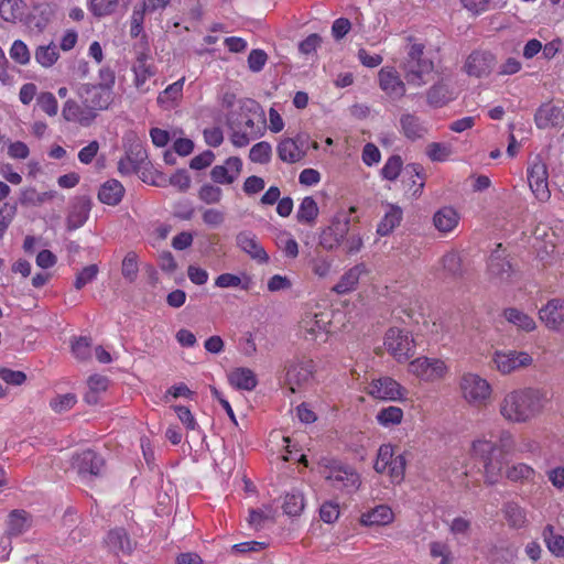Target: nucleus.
I'll return each instance as SVG.
<instances>
[{
  "label": "nucleus",
  "mask_w": 564,
  "mask_h": 564,
  "mask_svg": "<svg viewBox=\"0 0 564 564\" xmlns=\"http://www.w3.org/2000/svg\"><path fill=\"white\" fill-rule=\"evenodd\" d=\"M227 124L230 141L236 148L247 147L252 140L263 137L267 131L264 111L252 99L240 101L238 107L228 113Z\"/></svg>",
  "instance_id": "f257e3e1"
},
{
  "label": "nucleus",
  "mask_w": 564,
  "mask_h": 564,
  "mask_svg": "<svg viewBox=\"0 0 564 564\" xmlns=\"http://www.w3.org/2000/svg\"><path fill=\"white\" fill-rule=\"evenodd\" d=\"M547 401V392L543 389L517 390L505 397L500 412L509 421L525 422L539 414Z\"/></svg>",
  "instance_id": "f03ea898"
},
{
  "label": "nucleus",
  "mask_w": 564,
  "mask_h": 564,
  "mask_svg": "<svg viewBox=\"0 0 564 564\" xmlns=\"http://www.w3.org/2000/svg\"><path fill=\"white\" fill-rule=\"evenodd\" d=\"M406 83L414 87L425 86L435 70L433 58L425 51V45L413 42L406 48V55L400 64Z\"/></svg>",
  "instance_id": "7ed1b4c3"
},
{
  "label": "nucleus",
  "mask_w": 564,
  "mask_h": 564,
  "mask_svg": "<svg viewBox=\"0 0 564 564\" xmlns=\"http://www.w3.org/2000/svg\"><path fill=\"white\" fill-rule=\"evenodd\" d=\"M99 75L102 83L83 84L77 89L78 99H84L96 117L101 111L108 110L116 98L113 72L109 68H101Z\"/></svg>",
  "instance_id": "20e7f679"
},
{
  "label": "nucleus",
  "mask_w": 564,
  "mask_h": 564,
  "mask_svg": "<svg viewBox=\"0 0 564 564\" xmlns=\"http://www.w3.org/2000/svg\"><path fill=\"white\" fill-rule=\"evenodd\" d=\"M473 452L475 456L480 457L484 462L486 484H497L502 475V451L498 449L490 441L479 440L473 443Z\"/></svg>",
  "instance_id": "39448f33"
},
{
  "label": "nucleus",
  "mask_w": 564,
  "mask_h": 564,
  "mask_svg": "<svg viewBox=\"0 0 564 564\" xmlns=\"http://www.w3.org/2000/svg\"><path fill=\"white\" fill-rule=\"evenodd\" d=\"M507 249H494L487 260V274L489 280L496 285H507L511 283L514 274V268L506 254Z\"/></svg>",
  "instance_id": "423d86ee"
},
{
  "label": "nucleus",
  "mask_w": 564,
  "mask_h": 564,
  "mask_svg": "<svg viewBox=\"0 0 564 564\" xmlns=\"http://www.w3.org/2000/svg\"><path fill=\"white\" fill-rule=\"evenodd\" d=\"M384 346L398 360H408L414 355V339L408 330L391 327L387 330Z\"/></svg>",
  "instance_id": "0eeeda50"
},
{
  "label": "nucleus",
  "mask_w": 564,
  "mask_h": 564,
  "mask_svg": "<svg viewBox=\"0 0 564 564\" xmlns=\"http://www.w3.org/2000/svg\"><path fill=\"white\" fill-rule=\"evenodd\" d=\"M106 462L102 456L93 449H86L73 455L70 466L83 479L100 477L104 474Z\"/></svg>",
  "instance_id": "6e6552de"
},
{
  "label": "nucleus",
  "mask_w": 564,
  "mask_h": 564,
  "mask_svg": "<svg viewBox=\"0 0 564 564\" xmlns=\"http://www.w3.org/2000/svg\"><path fill=\"white\" fill-rule=\"evenodd\" d=\"M528 183L531 192L539 202H547L551 197L549 188V172L546 164L536 158L528 167Z\"/></svg>",
  "instance_id": "1a4fd4ad"
},
{
  "label": "nucleus",
  "mask_w": 564,
  "mask_h": 564,
  "mask_svg": "<svg viewBox=\"0 0 564 564\" xmlns=\"http://www.w3.org/2000/svg\"><path fill=\"white\" fill-rule=\"evenodd\" d=\"M378 85L392 101L402 99L406 94V84L393 66H384L379 70Z\"/></svg>",
  "instance_id": "9d476101"
},
{
  "label": "nucleus",
  "mask_w": 564,
  "mask_h": 564,
  "mask_svg": "<svg viewBox=\"0 0 564 564\" xmlns=\"http://www.w3.org/2000/svg\"><path fill=\"white\" fill-rule=\"evenodd\" d=\"M329 471L325 479L333 481V486L338 489H345L348 492L355 491L360 485L359 475L349 466L333 462L327 466Z\"/></svg>",
  "instance_id": "9b49d317"
},
{
  "label": "nucleus",
  "mask_w": 564,
  "mask_h": 564,
  "mask_svg": "<svg viewBox=\"0 0 564 564\" xmlns=\"http://www.w3.org/2000/svg\"><path fill=\"white\" fill-rule=\"evenodd\" d=\"M62 116L67 122H73L80 127H89L97 119L84 99H67L63 105Z\"/></svg>",
  "instance_id": "f8f14e48"
},
{
  "label": "nucleus",
  "mask_w": 564,
  "mask_h": 564,
  "mask_svg": "<svg viewBox=\"0 0 564 564\" xmlns=\"http://www.w3.org/2000/svg\"><path fill=\"white\" fill-rule=\"evenodd\" d=\"M496 63V57L488 51L471 52L464 64V70L468 76L481 78L488 76Z\"/></svg>",
  "instance_id": "ddd939ff"
},
{
  "label": "nucleus",
  "mask_w": 564,
  "mask_h": 564,
  "mask_svg": "<svg viewBox=\"0 0 564 564\" xmlns=\"http://www.w3.org/2000/svg\"><path fill=\"white\" fill-rule=\"evenodd\" d=\"M464 398L470 403H481L490 395L489 383L474 373H466L460 381Z\"/></svg>",
  "instance_id": "4468645a"
},
{
  "label": "nucleus",
  "mask_w": 564,
  "mask_h": 564,
  "mask_svg": "<svg viewBox=\"0 0 564 564\" xmlns=\"http://www.w3.org/2000/svg\"><path fill=\"white\" fill-rule=\"evenodd\" d=\"M492 360L497 369L505 375L532 364V357L528 352L516 350L496 351Z\"/></svg>",
  "instance_id": "2eb2a0df"
},
{
  "label": "nucleus",
  "mask_w": 564,
  "mask_h": 564,
  "mask_svg": "<svg viewBox=\"0 0 564 564\" xmlns=\"http://www.w3.org/2000/svg\"><path fill=\"white\" fill-rule=\"evenodd\" d=\"M410 371L422 380L433 381L445 373L446 366L440 359L421 357L410 364Z\"/></svg>",
  "instance_id": "dca6fc26"
},
{
  "label": "nucleus",
  "mask_w": 564,
  "mask_h": 564,
  "mask_svg": "<svg viewBox=\"0 0 564 564\" xmlns=\"http://www.w3.org/2000/svg\"><path fill=\"white\" fill-rule=\"evenodd\" d=\"M132 72L134 74L133 85L137 90L141 94L150 91L148 82L155 75L156 69L148 54L141 53L138 55Z\"/></svg>",
  "instance_id": "f3484780"
},
{
  "label": "nucleus",
  "mask_w": 564,
  "mask_h": 564,
  "mask_svg": "<svg viewBox=\"0 0 564 564\" xmlns=\"http://www.w3.org/2000/svg\"><path fill=\"white\" fill-rule=\"evenodd\" d=\"M313 371L314 364L311 359L290 365L285 375V383L290 391L294 393L297 388L307 383L313 376Z\"/></svg>",
  "instance_id": "a211bd4d"
},
{
  "label": "nucleus",
  "mask_w": 564,
  "mask_h": 564,
  "mask_svg": "<svg viewBox=\"0 0 564 564\" xmlns=\"http://www.w3.org/2000/svg\"><path fill=\"white\" fill-rule=\"evenodd\" d=\"M401 182L405 191L410 193L411 197H420L425 185L423 166L419 163L408 164L404 167Z\"/></svg>",
  "instance_id": "6ab92c4d"
},
{
  "label": "nucleus",
  "mask_w": 564,
  "mask_h": 564,
  "mask_svg": "<svg viewBox=\"0 0 564 564\" xmlns=\"http://www.w3.org/2000/svg\"><path fill=\"white\" fill-rule=\"evenodd\" d=\"M539 316L547 328L558 330L564 325V299L550 300L539 311Z\"/></svg>",
  "instance_id": "aec40b11"
},
{
  "label": "nucleus",
  "mask_w": 564,
  "mask_h": 564,
  "mask_svg": "<svg viewBox=\"0 0 564 564\" xmlns=\"http://www.w3.org/2000/svg\"><path fill=\"white\" fill-rule=\"evenodd\" d=\"M242 170V161L238 156H230L225 165H215L210 171L212 180L217 184H232Z\"/></svg>",
  "instance_id": "412c9836"
},
{
  "label": "nucleus",
  "mask_w": 564,
  "mask_h": 564,
  "mask_svg": "<svg viewBox=\"0 0 564 564\" xmlns=\"http://www.w3.org/2000/svg\"><path fill=\"white\" fill-rule=\"evenodd\" d=\"M403 390L404 389L390 377L372 380L369 386V394L383 400L401 399Z\"/></svg>",
  "instance_id": "4be33fe9"
},
{
  "label": "nucleus",
  "mask_w": 564,
  "mask_h": 564,
  "mask_svg": "<svg viewBox=\"0 0 564 564\" xmlns=\"http://www.w3.org/2000/svg\"><path fill=\"white\" fill-rule=\"evenodd\" d=\"M534 121L539 129L562 126L564 123V108L553 105L541 106L534 115Z\"/></svg>",
  "instance_id": "5701e85b"
},
{
  "label": "nucleus",
  "mask_w": 564,
  "mask_h": 564,
  "mask_svg": "<svg viewBox=\"0 0 564 564\" xmlns=\"http://www.w3.org/2000/svg\"><path fill=\"white\" fill-rule=\"evenodd\" d=\"M368 273L365 263H358L355 267L350 268L346 271L339 279L338 283H336L332 291L339 294H348L355 291L358 286L359 280L362 274Z\"/></svg>",
  "instance_id": "b1692460"
},
{
  "label": "nucleus",
  "mask_w": 564,
  "mask_h": 564,
  "mask_svg": "<svg viewBox=\"0 0 564 564\" xmlns=\"http://www.w3.org/2000/svg\"><path fill=\"white\" fill-rule=\"evenodd\" d=\"M33 524L32 516L22 509H14L8 514L7 531L9 536L17 538L28 532Z\"/></svg>",
  "instance_id": "393cba45"
},
{
  "label": "nucleus",
  "mask_w": 564,
  "mask_h": 564,
  "mask_svg": "<svg viewBox=\"0 0 564 564\" xmlns=\"http://www.w3.org/2000/svg\"><path fill=\"white\" fill-rule=\"evenodd\" d=\"M106 543L117 556L120 554L130 555L134 549V543L124 529L111 530L107 535Z\"/></svg>",
  "instance_id": "a878e982"
},
{
  "label": "nucleus",
  "mask_w": 564,
  "mask_h": 564,
  "mask_svg": "<svg viewBox=\"0 0 564 564\" xmlns=\"http://www.w3.org/2000/svg\"><path fill=\"white\" fill-rule=\"evenodd\" d=\"M278 156L285 163H297L306 154L305 150L292 138L282 139L276 147Z\"/></svg>",
  "instance_id": "bb28decb"
},
{
  "label": "nucleus",
  "mask_w": 564,
  "mask_h": 564,
  "mask_svg": "<svg viewBox=\"0 0 564 564\" xmlns=\"http://www.w3.org/2000/svg\"><path fill=\"white\" fill-rule=\"evenodd\" d=\"M453 99V91L444 79L432 85L426 91V101L433 108H441Z\"/></svg>",
  "instance_id": "cd10ccee"
},
{
  "label": "nucleus",
  "mask_w": 564,
  "mask_h": 564,
  "mask_svg": "<svg viewBox=\"0 0 564 564\" xmlns=\"http://www.w3.org/2000/svg\"><path fill=\"white\" fill-rule=\"evenodd\" d=\"M400 126L404 137L412 141L422 139L427 133L425 124L413 113H403L400 118Z\"/></svg>",
  "instance_id": "c85d7f7f"
},
{
  "label": "nucleus",
  "mask_w": 564,
  "mask_h": 564,
  "mask_svg": "<svg viewBox=\"0 0 564 564\" xmlns=\"http://www.w3.org/2000/svg\"><path fill=\"white\" fill-rule=\"evenodd\" d=\"M185 84V77L183 76L178 80L169 85L163 91H161L156 98L158 105L163 109L174 108L183 96V88Z\"/></svg>",
  "instance_id": "c756f323"
},
{
  "label": "nucleus",
  "mask_w": 564,
  "mask_h": 564,
  "mask_svg": "<svg viewBox=\"0 0 564 564\" xmlns=\"http://www.w3.org/2000/svg\"><path fill=\"white\" fill-rule=\"evenodd\" d=\"M124 195L123 185L117 180H108L105 182L98 192V198L101 203L109 206L118 205Z\"/></svg>",
  "instance_id": "7c9ffc66"
},
{
  "label": "nucleus",
  "mask_w": 564,
  "mask_h": 564,
  "mask_svg": "<svg viewBox=\"0 0 564 564\" xmlns=\"http://www.w3.org/2000/svg\"><path fill=\"white\" fill-rule=\"evenodd\" d=\"M433 223L440 232L447 234L457 227L459 215L453 207L446 206L434 214Z\"/></svg>",
  "instance_id": "2f4dec72"
},
{
  "label": "nucleus",
  "mask_w": 564,
  "mask_h": 564,
  "mask_svg": "<svg viewBox=\"0 0 564 564\" xmlns=\"http://www.w3.org/2000/svg\"><path fill=\"white\" fill-rule=\"evenodd\" d=\"M229 382L237 389L247 391L253 390L258 384L256 373L251 369L243 367L236 368L230 372Z\"/></svg>",
  "instance_id": "473e14b6"
},
{
  "label": "nucleus",
  "mask_w": 564,
  "mask_h": 564,
  "mask_svg": "<svg viewBox=\"0 0 564 564\" xmlns=\"http://www.w3.org/2000/svg\"><path fill=\"white\" fill-rule=\"evenodd\" d=\"M26 4L23 0H2L0 2V17L6 22L17 23L24 17Z\"/></svg>",
  "instance_id": "72a5a7b5"
},
{
  "label": "nucleus",
  "mask_w": 564,
  "mask_h": 564,
  "mask_svg": "<svg viewBox=\"0 0 564 564\" xmlns=\"http://www.w3.org/2000/svg\"><path fill=\"white\" fill-rule=\"evenodd\" d=\"M393 512L384 505L378 506L371 511L361 514L360 522L366 527L384 525L392 521Z\"/></svg>",
  "instance_id": "f704fd0d"
},
{
  "label": "nucleus",
  "mask_w": 564,
  "mask_h": 564,
  "mask_svg": "<svg viewBox=\"0 0 564 564\" xmlns=\"http://www.w3.org/2000/svg\"><path fill=\"white\" fill-rule=\"evenodd\" d=\"M319 209L317 203L312 196L302 199L296 212V219L300 224L313 226L318 216Z\"/></svg>",
  "instance_id": "c9c22d12"
},
{
  "label": "nucleus",
  "mask_w": 564,
  "mask_h": 564,
  "mask_svg": "<svg viewBox=\"0 0 564 564\" xmlns=\"http://www.w3.org/2000/svg\"><path fill=\"white\" fill-rule=\"evenodd\" d=\"M502 315L510 324L521 330L532 332L536 327L535 322L531 316L516 307H508L503 310Z\"/></svg>",
  "instance_id": "e433bc0d"
},
{
  "label": "nucleus",
  "mask_w": 564,
  "mask_h": 564,
  "mask_svg": "<svg viewBox=\"0 0 564 564\" xmlns=\"http://www.w3.org/2000/svg\"><path fill=\"white\" fill-rule=\"evenodd\" d=\"M349 231V217L347 215H337L332 220V224L323 232V237H334V241L340 245Z\"/></svg>",
  "instance_id": "4c0bfd02"
},
{
  "label": "nucleus",
  "mask_w": 564,
  "mask_h": 564,
  "mask_svg": "<svg viewBox=\"0 0 564 564\" xmlns=\"http://www.w3.org/2000/svg\"><path fill=\"white\" fill-rule=\"evenodd\" d=\"M403 217L402 209L397 205H389V209L386 212L383 218L378 225L377 232L380 236H387L393 231V229L400 225Z\"/></svg>",
  "instance_id": "58836bf2"
},
{
  "label": "nucleus",
  "mask_w": 564,
  "mask_h": 564,
  "mask_svg": "<svg viewBox=\"0 0 564 564\" xmlns=\"http://www.w3.org/2000/svg\"><path fill=\"white\" fill-rule=\"evenodd\" d=\"M55 195V191L37 192L34 187H26L21 191L19 199L21 205L35 207L52 200Z\"/></svg>",
  "instance_id": "ea45409f"
},
{
  "label": "nucleus",
  "mask_w": 564,
  "mask_h": 564,
  "mask_svg": "<svg viewBox=\"0 0 564 564\" xmlns=\"http://www.w3.org/2000/svg\"><path fill=\"white\" fill-rule=\"evenodd\" d=\"M119 8V0H87V9L97 19L110 17Z\"/></svg>",
  "instance_id": "a19ab883"
},
{
  "label": "nucleus",
  "mask_w": 564,
  "mask_h": 564,
  "mask_svg": "<svg viewBox=\"0 0 564 564\" xmlns=\"http://www.w3.org/2000/svg\"><path fill=\"white\" fill-rule=\"evenodd\" d=\"M442 268L452 279H459L464 274L463 260L455 250H451L443 256Z\"/></svg>",
  "instance_id": "79ce46f5"
},
{
  "label": "nucleus",
  "mask_w": 564,
  "mask_h": 564,
  "mask_svg": "<svg viewBox=\"0 0 564 564\" xmlns=\"http://www.w3.org/2000/svg\"><path fill=\"white\" fill-rule=\"evenodd\" d=\"M505 517L510 527L521 529L527 524V513L517 502L509 501L505 503L502 509Z\"/></svg>",
  "instance_id": "37998d69"
},
{
  "label": "nucleus",
  "mask_w": 564,
  "mask_h": 564,
  "mask_svg": "<svg viewBox=\"0 0 564 564\" xmlns=\"http://www.w3.org/2000/svg\"><path fill=\"white\" fill-rule=\"evenodd\" d=\"M252 280L250 276L243 274L242 278L231 273H223L215 280V285L221 289L227 288H241L245 291L250 290Z\"/></svg>",
  "instance_id": "c03bdc74"
},
{
  "label": "nucleus",
  "mask_w": 564,
  "mask_h": 564,
  "mask_svg": "<svg viewBox=\"0 0 564 564\" xmlns=\"http://www.w3.org/2000/svg\"><path fill=\"white\" fill-rule=\"evenodd\" d=\"M304 496L299 490L288 492L282 505L283 511L290 517H299L304 510Z\"/></svg>",
  "instance_id": "a18cd8bd"
},
{
  "label": "nucleus",
  "mask_w": 564,
  "mask_h": 564,
  "mask_svg": "<svg viewBox=\"0 0 564 564\" xmlns=\"http://www.w3.org/2000/svg\"><path fill=\"white\" fill-rule=\"evenodd\" d=\"M34 57H35V61L41 66L47 68V67L53 66L57 62V59L59 57V53H58L56 45L51 43L48 45L39 46L35 50Z\"/></svg>",
  "instance_id": "49530a36"
},
{
  "label": "nucleus",
  "mask_w": 564,
  "mask_h": 564,
  "mask_svg": "<svg viewBox=\"0 0 564 564\" xmlns=\"http://www.w3.org/2000/svg\"><path fill=\"white\" fill-rule=\"evenodd\" d=\"M543 538L551 553L556 556H564V536L555 534L553 525L547 524L544 528Z\"/></svg>",
  "instance_id": "de8ad7c7"
},
{
  "label": "nucleus",
  "mask_w": 564,
  "mask_h": 564,
  "mask_svg": "<svg viewBox=\"0 0 564 564\" xmlns=\"http://www.w3.org/2000/svg\"><path fill=\"white\" fill-rule=\"evenodd\" d=\"M90 210L88 200H80L75 204L68 215V225L72 228H78L87 220Z\"/></svg>",
  "instance_id": "09e8293b"
},
{
  "label": "nucleus",
  "mask_w": 564,
  "mask_h": 564,
  "mask_svg": "<svg viewBox=\"0 0 564 564\" xmlns=\"http://www.w3.org/2000/svg\"><path fill=\"white\" fill-rule=\"evenodd\" d=\"M403 160L400 155H391L381 169V175L384 180L395 181L401 174H403Z\"/></svg>",
  "instance_id": "8fccbe9b"
},
{
  "label": "nucleus",
  "mask_w": 564,
  "mask_h": 564,
  "mask_svg": "<svg viewBox=\"0 0 564 564\" xmlns=\"http://www.w3.org/2000/svg\"><path fill=\"white\" fill-rule=\"evenodd\" d=\"M272 158V147L267 141L253 144L249 151V160L258 164H268Z\"/></svg>",
  "instance_id": "3c124183"
},
{
  "label": "nucleus",
  "mask_w": 564,
  "mask_h": 564,
  "mask_svg": "<svg viewBox=\"0 0 564 564\" xmlns=\"http://www.w3.org/2000/svg\"><path fill=\"white\" fill-rule=\"evenodd\" d=\"M139 273L138 256L133 251H129L122 260L121 274L129 282L133 283Z\"/></svg>",
  "instance_id": "603ef678"
},
{
  "label": "nucleus",
  "mask_w": 564,
  "mask_h": 564,
  "mask_svg": "<svg viewBox=\"0 0 564 564\" xmlns=\"http://www.w3.org/2000/svg\"><path fill=\"white\" fill-rule=\"evenodd\" d=\"M99 273V267L97 264H89L84 267L76 273L74 288L79 291L84 289L87 284L91 283L96 280Z\"/></svg>",
  "instance_id": "864d4df0"
},
{
  "label": "nucleus",
  "mask_w": 564,
  "mask_h": 564,
  "mask_svg": "<svg viewBox=\"0 0 564 564\" xmlns=\"http://www.w3.org/2000/svg\"><path fill=\"white\" fill-rule=\"evenodd\" d=\"M426 155L432 162H445L452 155V148L445 143L432 142L426 147Z\"/></svg>",
  "instance_id": "5fc2aeb1"
},
{
  "label": "nucleus",
  "mask_w": 564,
  "mask_h": 564,
  "mask_svg": "<svg viewBox=\"0 0 564 564\" xmlns=\"http://www.w3.org/2000/svg\"><path fill=\"white\" fill-rule=\"evenodd\" d=\"M395 457L392 445L383 444L379 447L377 460L375 463V470L377 473H384L388 469V466L391 464L392 459Z\"/></svg>",
  "instance_id": "6e6d98bb"
},
{
  "label": "nucleus",
  "mask_w": 564,
  "mask_h": 564,
  "mask_svg": "<svg viewBox=\"0 0 564 564\" xmlns=\"http://www.w3.org/2000/svg\"><path fill=\"white\" fill-rule=\"evenodd\" d=\"M39 108L50 117H54L58 112V102L55 96L50 91H43L36 97Z\"/></svg>",
  "instance_id": "4d7b16f0"
},
{
  "label": "nucleus",
  "mask_w": 564,
  "mask_h": 564,
  "mask_svg": "<svg viewBox=\"0 0 564 564\" xmlns=\"http://www.w3.org/2000/svg\"><path fill=\"white\" fill-rule=\"evenodd\" d=\"M403 411L398 406H388L380 410L377 414V420L381 425H394L401 423Z\"/></svg>",
  "instance_id": "13d9d810"
},
{
  "label": "nucleus",
  "mask_w": 564,
  "mask_h": 564,
  "mask_svg": "<svg viewBox=\"0 0 564 564\" xmlns=\"http://www.w3.org/2000/svg\"><path fill=\"white\" fill-rule=\"evenodd\" d=\"M145 12H149V9H145L143 4H140V7H134L130 17L131 37H138L143 32Z\"/></svg>",
  "instance_id": "bf43d9fd"
},
{
  "label": "nucleus",
  "mask_w": 564,
  "mask_h": 564,
  "mask_svg": "<svg viewBox=\"0 0 564 564\" xmlns=\"http://www.w3.org/2000/svg\"><path fill=\"white\" fill-rule=\"evenodd\" d=\"M534 476V470L525 464H517L507 469V478L511 481L531 480Z\"/></svg>",
  "instance_id": "052dcab7"
},
{
  "label": "nucleus",
  "mask_w": 564,
  "mask_h": 564,
  "mask_svg": "<svg viewBox=\"0 0 564 564\" xmlns=\"http://www.w3.org/2000/svg\"><path fill=\"white\" fill-rule=\"evenodd\" d=\"M10 57L20 65H26L30 62V52L26 44L21 40H15L10 47Z\"/></svg>",
  "instance_id": "680f3d73"
},
{
  "label": "nucleus",
  "mask_w": 564,
  "mask_h": 564,
  "mask_svg": "<svg viewBox=\"0 0 564 564\" xmlns=\"http://www.w3.org/2000/svg\"><path fill=\"white\" fill-rule=\"evenodd\" d=\"M406 460L403 454H398L388 466L389 475L394 482H400L404 478Z\"/></svg>",
  "instance_id": "e2e57ef3"
},
{
  "label": "nucleus",
  "mask_w": 564,
  "mask_h": 564,
  "mask_svg": "<svg viewBox=\"0 0 564 564\" xmlns=\"http://www.w3.org/2000/svg\"><path fill=\"white\" fill-rule=\"evenodd\" d=\"M223 191L213 184H204L198 192V197L206 204H217L220 202Z\"/></svg>",
  "instance_id": "0e129e2a"
},
{
  "label": "nucleus",
  "mask_w": 564,
  "mask_h": 564,
  "mask_svg": "<svg viewBox=\"0 0 564 564\" xmlns=\"http://www.w3.org/2000/svg\"><path fill=\"white\" fill-rule=\"evenodd\" d=\"M76 402L77 399L74 393H66L52 399L50 405L56 413H62L70 410Z\"/></svg>",
  "instance_id": "69168bd1"
},
{
  "label": "nucleus",
  "mask_w": 564,
  "mask_h": 564,
  "mask_svg": "<svg viewBox=\"0 0 564 564\" xmlns=\"http://www.w3.org/2000/svg\"><path fill=\"white\" fill-rule=\"evenodd\" d=\"M8 144V151L7 154L10 159L13 160H25L30 155V149L28 144L23 141H9Z\"/></svg>",
  "instance_id": "338daca9"
},
{
  "label": "nucleus",
  "mask_w": 564,
  "mask_h": 564,
  "mask_svg": "<svg viewBox=\"0 0 564 564\" xmlns=\"http://www.w3.org/2000/svg\"><path fill=\"white\" fill-rule=\"evenodd\" d=\"M90 338L82 336L72 344V351L76 358L86 360L90 357Z\"/></svg>",
  "instance_id": "774afa93"
}]
</instances>
